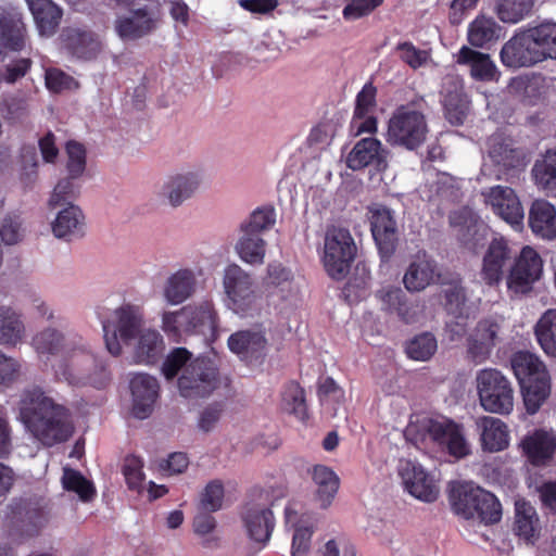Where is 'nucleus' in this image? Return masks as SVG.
Listing matches in <instances>:
<instances>
[{
	"label": "nucleus",
	"mask_w": 556,
	"mask_h": 556,
	"mask_svg": "<svg viewBox=\"0 0 556 556\" xmlns=\"http://www.w3.org/2000/svg\"><path fill=\"white\" fill-rule=\"evenodd\" d=\"M356 251V244L349 229L333 225L327 228L323 262L327 274L332 279L345 278Z\"/></svg>",
	"instance_id": "7"
},
{
	"label": "nucleus",
	"mask_w": 556,
	"mask_h": 556,
	"mask_svg": "<svg viewBox=\"0 0 556 556\" xmlns=\"http://www.w3.org/2000/svg\"><path fill=\"white\" fill-rule=\"evenodd\" d=\"M129 387L132 395V413L135 417L139 419L149 417L159 399L160 384L157 379L148 374H136L130 379Z\"/></svg>",
	"instance_id": "23"
},
{
	"label": "nucleus",
	"mask_w": 556,
	"mask_h": 556,
	"mask_svg": "<svg viewBox=\"0 0 556 556\" xmlns=\"http://www.w3.org/2000/svg\"><path fill=\"white\" fill-rule=\"evenodd\" d=\"M308 472L316 485V498L320 503V507H329L338 493L340 478L325 465H314Z\"/></svg>",
	"instance_id": "35"
},
{
	"label": "nucleus",
	"mask_w": 556,
	"mask_h": 556,
	"mask_svg": "<svg viewBox=\"0 0 556 556\" xmlns=\"http://www.w3.org/2000/svg\"><path fill=\"white\" fill-rule=\"evenodd\" d=\"M374 165L377 169L386 166V155L381 142L376 138H363L355 143L346 156V166L359 170Z\"/></svg>",
	"instance_id": "28"
},
{
	"label": "nucleus",
	"mask_w": 556,
	"mask_h": 556,
	"mask_svg": "<svg viewBox=\"0 0 556 556\" xmlns=\"http://www.w3.org/2000/svg\"><path fill=\"white\" fill-rule=\"evenodd\" d=\"M376 298L384 312L395 314L403 323L413 324L418 320L419 304L410 301L401 288H382L376 292Z\"/></svg>",
	"instance_id": "25"
},
{
	"label": "nucleus",
	"mask_w": 556,
	"mask_h": 556,
	"mask_svg": "<svg viewBox=\"0 0 556 556\" xmlns=\"http://www.w3.org/2000/svg\"><path fill=\"white\" fill-rule=\"evenodd\" d=\"M28 42L23 14L15 10H0V61L5 51L21 52Z\"/></svg>",
	"instance_id": "18"
},
{
	"label": "nucleus",
	"mask_w": 556,
	"mask_h": 556,
	"mask_svg": "<svg viewBox=\"0 0 556 556\" xmlns=\"http://www.w3.org/2000/svg\"><path fill=\"white\" fill-rule=\"evenodd\" d=\"M195 283V276L191 269H179L166 280L164 296L170 304H181L193 294Z\"/></svg>",
	"instance_id": "36"
},
{
	"label": "nucleus",
	"mask_w": 556,
	"mask_h": 556,
	"mask_svg": "<svg viewBox=\"0 0 556 556\" xmlns=\"http://www.w3.org/2000/svg\"><path fill=\"white\" fill-rule=\"evenodd\" d=\"M243 236L236 245L240 258L251 265H261L264 263L266 242L258 236L247 230H242Z\"/></svg>",
	"instance_id": "42"
},
{
	"label": "nucleus",
	"mask_w": 556,
	"mask_h": 556,
	"mask_svg": "<svg viewBox=\"0 0 556 556\" xmlns=\"http://www.w3.org/2000/svg\"><path fill=\"white\" fill-rule=\"evenodd\" d=\"M342 15L346 21H355L369 15L383 3V0H345Z\"/></svg>",
	"instance_id": "60"
},
{
	"label": "nucleus",
	"mask_w": 556,
	"mask_h": 556,
	"mask_svg": "<svg viewBox=\"0 0 556 556\" xmlns=\"http://www.w3.org/2000/svg\"><path fill=\"white\" fill-rule=\"evenodd\" d=\"M513 254L507 240L494 238L483 256L481 278L490 287L497 286L504 278L505 268L511 263Z\"/></svg>",
	"instance_id": "21"
},
{
	"label": "nucleus",
	"mask_w": 556,
	"mask_h": 556,
	"mask_svg": "<svg viewBox=\"0 0 556 556\" xmlns=\"http://www.w3.org/2000/svg\"><path fill=\"white\" fill-rule=\"evenodd\" d=\"M399 476L405 489L416 498L428 503L438 498L439 488L433 478L419 464L410 459H401Z\"/></svg>",
	"instance_id": "16"
},
{
	"label": "nucleus",
	"mask_w": 556,
	"mask_h": 556,
	"mask_svg": "<svg viewBox=\"0 0 556 556\" xmlns=\"http://www.w3.org/2000/svg\"><path fill=\"white\" fill-rule=\"evenodd\" d=\"M113 320L102 321L104 342L113 356L122 353V343L130 344L143 330L144 309L142 306L125 303L114 311Z\"/></svg>",
	"instance_id": "5"
},
{
	"label": "nucleus",
	"mask_w": 556,
	"mask_h": 556,
	"mask_svg": "<svg viewBox=\"0 0 556 556\" xmlns=\"http://www.w3.org/2000/svg\"><path fill=\"white\" fill-rule=\"evenodd\" d=\"M457 63L467 66L471 77L478 81H492L497 79V67L486 53L463 46L457 54Z\"/></svg>",
	"instance_id": "30"
},
{
	"label": "nucleus",
	"mask_w": 556,
	"mask_h": 556,
	"mask_svg": "<svg viewBox=\"0 0 556 556\" xmlns=\"http://www.w3.org/2000/svg\"><path fill=\"white\" fill-rule=\"evenodd\" d=\"M370 231L381 262H389L399 245V224L394 212L380 203L367 208Z\"/></svg>",
	"instance_id": "10"
},
{
	"label": "nucleus",
	"mask_w": 556,
	"mask_h": 556,
	"mask_svg": "<svg viewBox=\"0 0 556 556\" xmlns=\"http://www.w3.org/2000/svg\"><path fill=\"white\" fill-rule=\"evenodd\" d=\"M24 325L20 316L8 306H0V343L16 345L23 336Z\"/></svg>",
	"instance_id": "43"
},
{
	"label": "nucleus",
	"mask_w": 556,
	"mask_h": 556,
	"mask_svg": "<svg viewBox=\"0 0 556 556\" xmlns=\"http://www.w3.org/2000/svg\"><path fill=\"white\" fill-rule=\"evenodd\" d=\"M63 334L55 329L47 328L33 338V346L39 354H58L63 346Z\"/></svg>",
	"instance_id": "55"
},
{
	"label": "nucleus",
	"mask_w": 556,
	"mask_h": 556,
	"mask_svg": "<svg viewBox=\"0 0 556 556\" xmlns=\"http://www.w3.org/2000/svg\"><path fill=\"white\" fill-rule=\"evenodd\" d=\"M8 526L12 536H37L48 523V513L38 501L21 498L10 505Z\"/></svg>",
	"instance_id": "12"
},
{
	"label": "nucleus",
	"mask_w": 556,
	"mask_h": 556,
	"mask_svg": "<svg viewBox=\"0 0 556 556\" xmlns=\"http://www.w3.org/2000/svg\"><path fill=\"white\" fill-rule=\"evenodd\" d=\"M437 349L435 337L430 332H424L407 342L405 352L414 361L426 362L433 356Z\"/></svg>",
	"instance_id": "47"
},
{
	"label": "nucleus",
	"mask_w": 556,
	"mask_h": 556,
	"mask_svg": "<svg viewBox=\"0 0 556 556\" xmlns=\"http://www.w3.org/2000/svg\"><path fill=\"white\" fill-rule=\"evenodd\" d=\"M94 357L83 349H73L55 365V375L72 386L86 384Z\"/></svg>",
	"instance_id": "24"
},
{
	"label": "nucleus",
	"mask_w": 556,
	"mask_h": 556,
	"mask_svg": "<svg viewBox=\"0 0 556 556\" xmlns=\"http://www.w3.org/2000/svg\"><path fill=\"white\" fill-rule=\"evenodd\" d=\"M417 435L421 441L429 439L440 451L455 459L470 454L463 426L450 418H424L417 426Z\"/></svg>",
	"instance_id": "6"
},
{
	"label": "nucleus",
	"mask_w": 556,
	"mask_h": 556,
	"mask_svg": "<svg viewBox=\"0 0 556 556\" xmlns=\"http://www.w3.org/2000/svg\"><path fill=\"white\" fill-rule=\"evenodd\" d=\"M76 178H72L70 175L66 178L59 180L53 189L49 205L56 207L61 205L73 204L72 202L79 194V185L75 182Z\"/></svg>",
	"instance_id": "56"
},
{
	"label": "nucleus",
	"mask_w": 556,
	"mask_h": 556,
	"mask_svg": "<svg viewBox=\"0 0 556 556\" xmlns=\"http://www.w3.org/2000/svg\"><path fill=\"white\" fill-rule=\"evenodd\" d=\"M440 278L441 273L437 261L426 252H419L409 263L403 276V283L407 291L420 292L438 282Z\"/></svg>",
	"instance_id": "22"
},
{
	"label": "nucleus",
	"mask_w": 556,
	"mask_h": 556,
	"mask_svg": "<svg viewBox=\"0 0 556 556\" xmlns=\"http://www.w3.org/2000/svg\"><path fill=\"white\" fill-rule=\"evenodd\" d=\"M228 348L247 364L261 363L266 356L267 339L263 330H240L228 338Z\"/></svg>",
	"instance_id": "20"
},
{
	"label": "nucleus",
	"mask_w": 556,
	"mask_h": 556,
	"mask_svg": "<svg viewBox=\"0 0 556 556\" xmlns=\"http://www.w3.org/2000/svg\"><path fill=\"white\" fill-rule=\"evenodd\" d=\"M376 97L377 88L371 83L365 84L355 99V108L353 113L354 123L356 122V118H363L368 114L374 113L377 106Z\"/></svg>",
	"instance_id": "59"
},
{
	"label": "nucleus",
	"mask_w": 556,
	"mask_h": 556,
	"mask_svg": "<svg viewBox=\"0 0 556 556\" xmlns=\"http://www.w3.org/2000/svg\"><path fill=\"white\" fill-rule=\"evenodd\" d=\"M62 484L66 491L76 493L83 502H89L96 496L93 483L87 480L78 470L65 468Z\"/></svg>",
	"instance_id": "46"
},
{
	"label": "nucleus",
	"mask_w": 556,
	"mask_h": 556,
	"mask_svg": "<svg viewBox=\"0 0 556 556\" xmlns=\"http://www.w3.org/2000/svg\"><path fill=\"white\" fill-rule=\"evenodd\" d=\"M488 202L493 211L506 223L513 226L522 225L525 217L523 207L515 191L509 187L496 186L491 188Z\"/></svg>",
	"instance_id": "27"
},
{
	"label": "nucleus",
	"mask_w": 556,
	"mask_h": 556,
	"mask_svg": "<svg viewBox=\"0 0 556 556\" xmlns=\"http://www.w3.org/2000/svg\"><path fill=\"white\" fill-rule=\"evenodd\" d=\"M224 500V486L218 480L211 481L204 489L201 497L203 510L213 513L220 509Z\"/></svg>",
	"instance_id": "63"
},
{
	"label": "nucleus",
	"mask_w": 556,
	"mask_h": 556,
	"mask_svg": "<svg viewBox=\"0 0 556 556\" xmlns=\"http://www.w3.org/2000/svg\"><path fill=\"white\" fill-rule=\"evenodd\" d=\"M488 154L491 161L504 168H514L519 162V155L513 148L511 140L502 135H493L488 140Z\"/></svg>",
	"instance_id": "40"
},
{
	"label": "nucleus",
	"mask_w": 556,
	"mask_h": 556,
	"mask_svg": "<svg viewBox=\"0 0 556 556\" xmlns=\"http://www.w3.org/2000/svg\"><path fill=\"white\" fill-rule=\"evenodd\" d=\"M501 62L508 68L531 67L543 61L534 30L532 27L515 33L506 41L500 52Z\"/></svg>",
	"instance_id": "13"
},
{
	"label": "nucleus",
	"mask_w": 556,
	"mask_h": 556,
	"mask_svg": "<svg viewBox=\"0 0 556 556\" xmlns=\"http://www.w3.org/2000/svg\"><path fill=\"white\" fill-rule=\"evenodd\" d=\"M480 405L486 412L506 415L514 408V389L509 379L495 368H484L477 374Z\"/></svg>",
	"instance_id": "8"
},
{
	"label": "nucleus",
	"mask_w": 556,
	"mask_h": 556,
	"mask_svg": "<svg viewBox=\"0 0 556 556\" xmlns=\"http://www.w3.org/2000/svg\"><path fill=\"white\" fill-rule=\"evenodd\" d=\"M20 417L33 435L46 446L65 442L73 433L70 410L46 396L37 387L23 392Z\"/></svg>",
	"instance_id": "1"
},
{
	"label": "nucleus",
	"mask_w": 556,
	"mask_h": 556,
	"mask_svg": "<svg viewBox=\"0 0 556 556\" xmlns=\"http://www.w3.org/2000/svg\"><path fill=\"white\" fill-rule=\"evenodd\" d=\"M502 36L501 25L491 16L478 15L468 26V42L476 48H485Z\"/></svg>",
	"instance_id": "37"
},
{
	"label": "nucleus",
	"mask_w": 556,
	"mask_h": 556,
	"mask_svg": "<svg viewBox=\"0 0 556 556\" xmlns=\"http://www.w3.org/2000/svg\"><path fill=\"white\" fill-rule=\"evenodd\" d=\"M61 37L65 49L77 59L92 60L101 51L100 40L90 30L66 28Z\"/></svg>",
	"instance_id": "29"
},
{
	"label": "nucleus",
	"mask_w": 556,
	"mask_h": 556,
	"mask_svg": "<svg viewBox=\"0 0 556 556\" xmlns=\"http://www.w3.org/2000/svg\"><path fill=\"white\" fill-rule=\"evenodd\" d=\"M425 110L426 101L422 97H415L399 105L388 122L387 141L409 151L421 147L429 131Z\"/></svg>",
	"instance_id": "2"
},
{
	"label": "nucleus",
	"mask_w": 556,
	"mask_h": 556,
	"mask_svg": "<svg viewBox=\"0 0 556 556\" xmlns=\"http://www.w3.org/2000/svg\"><path fill=\"white\" fill-rule=\"evenodd\" d=\"M523 455L536 467L546 466L556 453V435L544 429H536L521 441Z\"/></svg>",
	"instance_id": "26"
},
{
	"label": "nucleus",
	"mask_w": 556,
	"mask_h": 556,
	"mask_svg": "<svg viewBox=\"0 0 556 556\" xmlns=\"http://www.w3.org/2000/svg\"><path fill=\"white\" fill-rule=\"evenodd\" d=\"M160 15V3L151 0L149 3L132 11L130 17H122L116 21V31L123 39H138L149 34L155 26Z\"/></svg>",
	"instance_id": "19"
},
{
	"label": "nucleus",
	"mask_w": 556,
	"mask_h": 556,
	"mask_svg": "<svg viewBox=\"0 0 556 556\" xmlns=\"http://www.w3.org/2000/svg\"><path fill=\"white\" fill-rule=\"evenodd\" d=\"M241 519L249 538L265 545L274 531L275 518L270 508L265 504L247 502L241 510Z\"/></svg>",
	"instance_id": "17"
},
{
	"label": "nucleus",
	"mask_w": 556,
	"mask_h": 556,
	"mask_svg": "<svg viewBox=\"0 0 556 556\" xmlns=\"http://www.w3.org/2000/svg\"><path fill=\"white\" fill-rule=\"evenodd\" d=\"M443 104L447 122L454 126L463 125L468 112L466 97L462 92H450L445 96Z\"/></svg>",
	"instance_id": "50"
},
{
	"label": "nucleus",
	"mask_w": 556,
	"mask_h": 556,
	"mask_svg": "<svg viewBox=\"0 0 556 556\" xmlns=\"http://www.w3.org/2000/svg\"><path fill=\"white\" fill-rule=\"evenodd\" d=\"M369 279L370 277L368 274H363L358 278H350L341 291L343 299L350 305L358 302L362 298L365 296Z\"/></svg>",
	"instance_id": "64"
},
{
	"label": "nucleus",
	"mask_w": 556,
	"mask_h": 556,
	"mask_svg": "<svg viewBox=\"0 0 556 556\" xmlns=\"http://www.w3.org/2000/svg\"><path fill=\"white\" fill-rule=\"evenodd\" d=\"M276 223V212L273 206L258 207L252 212L248 223L241 226L247 230L260 236V232L271 228Z\"/></svg>",
	"instance_id": "58"
},
{
	"label": "nucleus",
	"mask_w": 556,
	"mask_h": 556,
	"mask_svg": "<svg viewBox=\"0 0 556 556\" xmlns=\"http://www.w3.org/2000/svg\"><path fill=\"white\" fill-rule=\"evenodd\" d=\"M67 205L58 213L52 224V231L58 238L78 237L83 233L85 217L81 210L74 204Z\"/></svg>",
	"instance_id": "38"
},
{
	"label": "nucleus",
	"mask_w": 556,
	"mask_h": 556,
	"mask_svg": "<svg viewBox=\"0 0 556 556\" xmlns=\"http://www.w3.org/2000/svg\"><path fill=\"white\" fill-rule=\"evenodd\" d=\"M143 462L135 455L125 458L123 473L129 489L138 490L142 486L144 475L142 472Z\"/></svg>",
	"instance_id": "61"
},
{
	"label": "nucleus",
	"mask_w": 556,
	"mask_h": 556,
	"mask_svg": "<svg viewBox=\"0 0 556 556\" xmlns=\"http://www.w3.org/2000/svg\"><path fill=\"white\" fill-rule=\"evenodd\" d=\"M480 430V440L483 451L500 452L509 444V432L504 421L491 416H483L477 420Z\"/></svg>",
	"instance_id": "31"
},
{
	"label": "nucleus",
	"mask_w": 556,
	"mask_h": 556,
	"mask_svg": "<svg viewBox=\"0 0 556 556\" xmlns=\"http://www.w3.org/2000/svg\"><path fill=\"white\" fill-rule=\"evenodd\" d=\"M516 520L515 532L517 535L531 539L534 535V521H536V514L534 508L525 501L516 502Z\"/></svg>",
	"instance_id": "51"
},
{
	"label": "nucleus",
	"mask_w": 556,
	"mask_h": 556,
	"mask_svg": "<svg viewBox=\"0 0 556 556\" xmlns=\"http://www.w3.org/2000/svg\"><path fill=\"white\" fill-rule=\"evenodd\" d=\"M223 285L229 301L228 306L242 316L250 315L257 305V294L250 274L237 264L224 270Z\"/></svg>",
	"instance_id": "11"
},
{
	"label": "nucleus",
	"mask_w": 556,
	"mask_h": 556,
	"mask_svg": "<svg viewBox=\"0 0 556 556\" xmlns=\"http://www.w3.org/2000/svg\"><path fill=\"white\" fill-rule=\"evenodd\" d=\"M34 16L35 23L41 36H52L56 33L62 10L52 0H25Z\"/></svg>",
	"instance_id": "33"
},
{
	"label": "nucleus",
	"mask_w": 556,
	"mask_h": 556,
	"mask_svg": "<svg viewBox=\"0 0 556 556\" xmlns=\"http://www.w3.org/2000/svg\"><path fill=\"white\" fill-rule=\"evenodd\" d=\"M543 261L531 247H523L511 264L506 277L508 292L525 295L533 290V285L541 278Z\"/></svg>",
	"instance_id": "14"
},
{
	"label": "nucleus",
	"mask_w": 556,
	"mask_h": 556,
	"mask_svg": "<svg viewBox=\"0 0 556 556\" xmlns=\"http://www.w3.org/2000/svg\"><path fill=\"white\" fill-rule=\"evenodd\" d=\"M444 308L448 315L455 318L466 317V290L459 285H452L444 290Z\"/></svg>",
	"instance_id": "57"
},
{
	"label": "nucleus",
	"mask_w": 556,
	"mask_h": 556,
	"mask_svg": "<svg viewBox=\"0 0 556 556\" xmlns=\"http://www.w3.org/2000/svg\"><path fill=\"white\" fill-rule=\"evenodd\" d=\"M510 365L520 384L527 412L535 414L551 392L549 375L545 365L528 351L514 353Z\"/></svg>",
	"instance_id": "3"
},
{
	"label": "nucleus",
	"mask_w": 556,
	"mask_h": 556,
	"mask_svg": "<svg viewBox=\"0 0 556 556\" xmlns=\"http://www.w3.org/2000/svg\"><path fill=\"white\" fill-rule=\"evenodd\" d=\"M532 174L543 189L556 191V149L546 151L543 160L535 162Z\"/></svg>",
	"instance_id": "45"
},
{
	"label": "nucleus",
	"mask_w": 556,
	"mask_h": 556,
	"mask_svg": "<svg viewBox=\"0 0 556 556\" xmlns=\"http://www.w3.org/2000/svg\"><path fill=\"white\" fill-rule=\"evenodd\" d=\"M532 28L540 50L543 52V61L556 60V23L544 22Z\"/></svg>",
	"instance_id": "52"
},
{
	"label": "nucleus",
	"mask_w": 556,
	"mask_h": 556,
	"mask_svg": "<svg viewBox=\"0 0 556 556\" xmlns=\"http://www.w3.org/2000/svg\"><path fill=\"white\" fill-rule=\"evenodd\" d=\"M448 501L455 515L464 519H479L485 525L501 520L502 506L494 494L470 482H454Z\"/></svg>",
	"instance_id": "4"
},
{
	"label": "nucleus",
	"mask_w": 556,
	"mask_h": 556,
	"mask_svg": "<svg viewBox=\"0 0 556 556\" xmlns=\"http://www.w3.org/2000/svg\"><path fill=\"white\" fill-rule=\"evenodd\" d=\"M395 50L400 53V59L414 70L426 64L429 56L427 51L416 48L410 41L399 42Z\"/></svg>",
	"instance_id": "62"
},
{
	"label": "nucleus",
	"mask_w": 556,
	"mask_h": 556,
	"mask_svg": "<svg viewBox=\"0 0 556 556\" xmlns=\"http://www.w3.org/2000/svg\"><path fill=\"white\" fill-rule=\"evenodd\" d=\"M66 170L72 178H79L86 170L87 151L83 143L70 140L65 146Z\"/></svg>",
	"instance_id": "54"
},
{
	"label": "nucleus",
	"mask_w": 556,
	"mask_h": 556,
	"mask_svg": "<svg viewBox=\"0 0 556 556\" xmlns=\"http://www.w3.org/2000/svg\"><path fill=\"white\" fill-rule=\"evenodd\" d=\"M136 339L132 353L136 364L155 365L163 357L165 343L157 330L146 329Z\"/></svg>",
	"instance_id": "32"
},
{
	"label": "nucleus",
	"mask_w": 556,
	"mask_h": 556,
	"mask_svg": "<svg viewBox=\"0 0 556 556\" xmlns=\"http://www.w3.org/2000/svg\"><path fill=\"white\" fill-rule=\"evenodd\" d=\"M190 315L192 332L205 333L216 330L217 314L211 303L204 302L199 306L191 307Z\"/></svg>",
	"instance_id": "49"
},
{
	"label": "nucleus",
	"mask_w": 556,
	"mask_h": 556,
	"mask_svg": "<svg viewBox=\"0 0 556 556\" xmlns=\"http://www.w3.org/2000/svg\"><path fill=\"white\" fill-rule=\"evenodd\" d=\"M533 0H498L496 12L501 21L505 23H518L532 10Z\"/></svg>",
	"instance_id": "48"
},
{
	"label": "nucleus",
	"mask_w": 556,
	"mask_h": 556,
	"mask_svg": "<svg viewBox=\"0 0 556 556\" xmlns=\"http://www.w3.org/2000/svg\"><path fill=\"white\" fill-rule=\"evenodd\" d=\"M219 384V370L207 356L192 359L178 378V390L186 399L208 396Z\"/></svg>",
	"instance_id": "9"
},
{
	"label": "nucleus",
	"mask_w": 556,
	"mask_h": 556,
	"mask_svg": "<svg viewBox=\"0 0 556 556\" xmlns=\"http://www.w3.org/2000/svg\"><path fill=\"white\" fill-rule=\"evenodd\" d=\"M199 185V176L194 173L176 175L164 186V193L173 206H178L194 193Z\"/></svg>",
	"instance_id": "39"
},
{
	"label": "nucleus",
	"mask_w": 556,
	"mask_h": 556,
	"mask_svg": "<svg viewBox=\"0 0 556 556\" xmlns=\"http://www.w3.org/2000/svg\"><path fill=\"white\" fill-rule=\"evenodd\" d=\"M534 333L542 350L549 356H556V309H548L541 316Z\"/></svg>",
	"instance_id": "44"
},
{
	"label": "nucleus",
	"mask_w": 556,
	"mask_h": 556,
	"mask_svg": "<svg viewBox=\"0 0 556 556\" xmlns=\"http://www.w3.org/2000/svg\"><path fill=\"white\" fill-rule=\"evenodd\" d=\"M531 230L543 239L556 238V210L545 200H535L529 212Z\"/></svg>",
	"instance_id": "34"
},
{
	"label": "nucleus",
	"mask_w": 556,
	"mask_h": 556,
	"mask_svg": "<svg viewBox=\"0 0 556 556\" xmlns=\"http://www.w3.org/2000/svg\"><path fill=\"white\" fill-rule=\"evenodd\" d=\"M192 354L186 348H174L165 357L162 364V374L166 380H173L180 370L192 361Z\"/></svg>",
	"instance_id": "53"
},
{
	"label": "nucleus",
	"mask_w": 556,
	"mask_h": 556,
	"mask_svg": "<svg viewBox=\"0 0 556 556\" xmlns=\"http://www.w3.org/2000/svg\"><path fill=\"white\" fill-rule=\"evenodd\" d=\"M502 327L493 317L480 319L467 339V353L475 364L489 359L493 349L501 341Z\"/></svg>",
	"instance_id": "15"
},
{
	"label": "nucleus",
	"mask_w": 556,
	"mask_h": 556,
	"mask_svg": "<svg viewBox=\"0 0 556 556\" xmlns=\"http://www.w3.org/2000/svg\"><path fill=\"white\" fill-rule=\"evenodd\" d=\"M281 407L301 421L308 419L305 391L299 382L291 380L285 384L281 392Z\"/></svg>",
	"instance_id": "41"
}]
</instances>
